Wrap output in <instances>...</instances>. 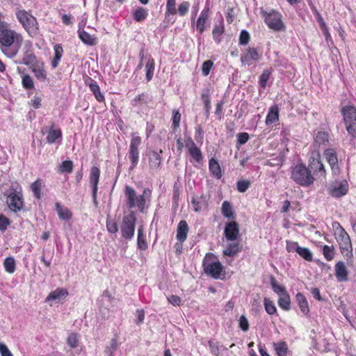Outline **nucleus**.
Returning a JSON list of instances; mask_svg holds the SVG:
<instances>
[{"label":"nucleus","mask_w":356,"mask_h":356,"mask_svg":"<svg viewBox=\"0 0 356 356\" xmlns=\"http://www.w3.org/2000/svg\"><path fill=\"white\" fill-rule=\"evenodd\" d=\"M68 295V292L65 289L58 288L51 291L46 298V302H58L64 300Z\"/></svg>","instance_id":"aec40b11"},{"label":"nucleus","mask_w":356,"mask_h":356,"mask_svg":"<svg viewBox=\"0 0 356 356\" xmlns=\"http://www.w3.org/2000/svg\"><path fill=\"white\" fill-rule=\"evenodd\" d=\"M136 216L135 213L131 211L129 214L124 216L120 227L123 238L131 240L135 232Z\"/></svg>","instance_id":"1a4fd4ad"},{"label":"nucleus","mask_w":356,"mask_h":356,"mask_svg":"<svg viewBox=\"0 0 356 356\" xmlns=\"http://www.w3.org/2000/svg\"><path fill=\"white\" fill-rule=\"evenodd\" d=\"M56 210L61 220H67L72 217L71 211L67 207L61 206L58 202L56 204Z\"/></svg>","instance_id":"f704fd0d"},{"label":"nucleus","mask_w":356,"mask_h":356,"mask_svg":"<svg viewBox=\"0 0 356 356\" xmlns=\"http://www.w3.org/2000/svg\"><path fill=\"white\" fill-rule=\"evenodd\" d=\"M225 31V27L222 20L220 21L218 24H216L212 31L213 40L219 43L221 41V35Z\"/></svg>","instance_id":"c85d7f7f"},{"label":"nucleus","mask_w":356,"mask_h":356,"mask_svg":"<svg viewBox=\"0 0 356 356\" xmlns=\"http://www.w3.org/2000/svg\"><path fill=\"white\" fill-rule=\"evenodd\" d=\"M181 120V114L178 111H173L172 116V127L174 129H177L179 127V122Z\"/></svg>","instance_id":"69168bd1"},{"label":"nucleus","mask_w":356,"mask_h":356,"mask_svg":"<svg viewBox=\"0 0 356 356\" xmlns=\"http://www.w3.org/2000/svg\"><path fill=\"white\" fill-rule=\"evenodd\" d=\"M309 167L316 179L323 180L325 179L326 171L325 166L321 160L318 152H313L309 159Z\"/></svg>","instance_id":"6e6552de"},{"label":"nucleus","mask_w":356,"mask_h":356,"mask_svg":"<svg viewBox=\"0 0 356 356\" xmlns=\"http://www.w3.org/2000/svg\"><path fill=\"white\" fill-rule=\"evenodd\" d=\"M238 326L243 332L248 330L249 322L245 316L242 315L240 316L238 319Z\"/></svg>","instance_id":"bf43d9fd"},{"label":"nucleus","mask_w":356,"mask_h":356,"mask_svg":"<svg viewBox=\"0 0 356 356\" xmlns=\"http://www.w3.org/2000/svg\"><path fill=\"white\" fill-rule=\"evenodd\" d=\"M250 41V34L248 31L243 30L239 36V44L241 45H246Z\"/></svg>","instance_id":"052dcab7"},{"label":"nucleus","mask_w":356,"mask_h":356,"mask_svg":"<svg viewBox=\"0 0 356 356\" xmlns=\"http://www.w3.org/2000/svg\"><path fill=\"white\" fill-rule=\"evenodd\" d=\"M188 226L185 220H181L177 226V238L181 242L184 241L188 235Z\"/></svg>","instance_id":"a878e982"},{"label":"nucleus","mask_w":356,"mask_h":356,"mask_svg":"<svg viewBox=\"0 0 356 356\" xmlns=\"http://www.w3.org/2000/svg\"><path fill=\"white\" fill-rule=\"evenodd\" d=\"M270 284L274 292L276 293L279 296L287 293L285 287L278 284L275 278L271 279Z\"/></svg>","instance_id":"09e8293b"},{"label":"nucleus","mask_w":356,"mask_h":356,"mask_svg":"<svg viewBox=\"0 0 356 356\" xmlns=\"http://www.w3.org/2000/svg\"><path fill=\"white\" fill-rule=\"evenodd\" d=\"M118 346V344L117 341L115 339H113L111 341L110 345L108 347H106V348L105 350L106 355L108 356H113V354L117 349Z\"/></svg>","instance_id":"13d9d810"},{"label":"nucleus","mask_w":356,"mask_h":356,"mask_svg":"<svg viewBox=\"0 0 356 356\" xmlns=\"http://www.w3.org/2000/svg\"><path fill=\"white\" fill-rule=\"evenodd\" d=\"M261 13L266 24L270 29L276 32L285 31L286 26L280 13L275 10H270L269 11L261 10Z\"/></svg>","instance_id":"423d86ee"},{"label":"nucleus","mask_w":356,"mask_h":356,"mask_svg":"<svg viewBox=\"0 0 356 356\" xmlns=\"http://www.w3.org/2000/svg\"><path fill=\"white\" fill-rule=\"evenodd\" d=\"M15 15L30 36L33 37L38 34V24L35 17L31 13L24 9H18L15 12Z\"/></svg>","instance_id":"20e7f679"},{"label":"nucleus","mask_w":356,"mask_h":356,"mask_svg":"<svg viewBox=\"0 0 356 356\" xmlns=\"http://www.w3.org/2000/svg\"><path fill=\"white\" fill-rule=\"evenodd\" d=\"M242 250V245L238 243L235 241H232V243H229L227 247L223 250V254L228 257H234L238 252Z\"/></svg>","instance_id":"b1692460"},{"label":"nucleus","mask_w":356,"mask_h":356,"mask_svg":"<svg viewBox=\"0 0 356 356\" xmlns=\"http://www.w3.org/2000/svg\"><path fill=\"white\" fill-rule=\"evenodd\" d=\"M296 301L298 302L302 313L305 315H307L309 309L307 301L303 294L298 293L296 295Z\"/></svg>","instance_id":"c9c22d12"},{"label":"nucleus","mask_w":356,"mask_h":356,"mask_svg":"<svg viewBox=\"0 0 356 356\" xmlns=\"http://www.w3.org/2000/svg\"><path fill=\"white\" fill-rule=\"evenodd\" d=\"M264 302L265 309L268 314L273 315L277 312L275 304L269 298H265Z\"/></svg>","instance_id":"864d4df0"},{"label":"nucleus","mask_w":356,"mask_h":356,"mask_svg":"<svg viewBox=\"0 0 356 356\" xmlns=\"http://www.w3.org/2000/svg\"><path fill=\"white\" fill-rule=\"evenodd\" d=\"M213 63L211 60H208L203 63L202 67V71L204 76H207L209 74L211 69L213 66Z\"/></svg>","instance_id":"e2e57ef3"},{"label":"nucleus","mask_w":356,"mask_h":356,"mask_svg":"<svg viewBox=\"0 0 356 356\" xmlns=\"http://www.w3.org/2000/svg\"><path fill=\"white\" fill-rule=\"evenodd\" d=\"M297 253L307 261H311L313 259L312 252L307 248L300 247V248L298 249Z\"/></svg>","instance_id":"de8ad7c7"},{"label":"nucleus","mask_w":356,"mask_h":356,"mask_svg":"<svg viewBox=\"0 0 356 356\" xmlns=\"http://www.w3.org/2000/svg\"><path fill=\"white\" fill-rule=\"evenodd\" d=\"M79 37L81 40L86 44L92 46L97 43V38L95 35H92L83 30L79 29Z\"/></svg>","instance_id":"bb28decb"},{"label":"nucleus","mask_w":356,"mask_h":356,"mask_svg":"<svg viewBox=\"0 0 356 356\" xmlns=\"http://www.w3.org/2000/svg\"><path fill=\"white\" fill-rule=\"evenodd\" d=\"M300 246H299L298 243L297 242L287 241H286V250L289 252H298V249L300 248Z\"/></svg>","instance_id":"338daca9"},{"label":"nucleus","mask_w":356,"mask_h":356,"mask_svg":"<svg viewBox=\"0 0 356 356\" xmlns=\"http://www.w3.org/2000/svg\"><path fill=\"white\" fill-rule=\"evenodd\" d=\"M195 25L196 29L200 33H202L210 26L209 8H205L201 11Z\"/></svg>","instance_id":"f8f14e48"},{"label":"nucleus","mask_w":356,"mask_h":356,"mask_svg":"<svg viewBox=\"0 0 356 356\" xmlns=\"http://www.w3.org/2000/svg\"><path fill=\"white\" fill-rule=\"evenodd\" d=\"M24 41L23 35L11 28L6 22L0 23V50L8 58H13L19 53Z\"/></svg>","instance_id":"f257e3e1"},{"label":"nucleus","mask_w":356,"mask_h":356,"mask_svg":"<svg viewBox=\"0 0 356 356\" xmlns=\"http://www.w3.org/2000/svg\"><path fill=\"white\" fill-rule=\"evenodd\" d=\"M324 156L331 168L332 173L337 175L339 172V168L336 152L333 149H327L324 152Z\"/></svg>","instance_id":"f3484780"},{"label":"nucleus","mask_w":356,"mask_h":356,"mask_svg":"<svg viewBox=\"0 0 356 356\" xmlns=\"http://www.w3.org/2000/svg\"><path fill=\"white\" fill-rule=\"evenodd\" d=\"M29 67L39 81H44L47 79V73L44 69L43 62L40 60Z\"/></svg>","instance_id":"4be33fe9"},{"label":"nucleus","mask_w":356,"mask_h":356,"mask_svg":"<svg viewBox=\"0 0 356 356\" xmlns=\"http://www.w3.org/2000/svg\"><path fill=\"white\" fill-rule=\"evenodd\" d=\"M137 245L138 248L142 250H145L147 248L146 236L144 232L143 227L142 225L140 226L138 229Z\"/></svg>","instance_id":"2f4dec72"},{"label":"nucleus","mask_w":356,"mask_h":356,"mask_svg":"<svg viewBox=\"0 0 356 356\" xmlns=\"http://www.w3.org/2000/svg\"><path fill=\"white\" fill-rule=\"evenodd\" d=\"M341 111L347 131L353 138H356V108L348 105L343 106Z\"/></svg>","instance_id":"0eeeda50"},{"label":"nucleus","mask_w":356,"mask_h":356,"mask_svg":"<svg viewBox=\"0 0 356 356\" xmlns=\"http://www.w3.org/2000/svg\"><path fill=\"white\" fill-rule=\"evenodd\" d=\"M100 177V170L96 166L91 168L90 171V184L92 187V197L95 202H97V193L98 190V183Z\"/></svg>","instance_id":"2eb2a0df"},{"label":"nucleus","mask_w":356,"mask_h":356,"mask_svg":"<svg viewBox=\"0 0 356 356\" xmlns=\"http://www.w3.org/2000/svg\"><path fill=\"white\" fill-rule=\"evenodd\" d=\"M42 186V182L41 180L38 179L34 181L31 186V190L34 193V195L36 198L40 199L41 196V188Z\"/></svg>","instance_id":"3c124183"},{"label":"nucleus","mask_w":356,"mask_h":356,"mask_svg":"<svg viewBox=\"0 0 356 356\" xmlns=\"http://www.w3.org/2000/svg\"><path fill=\"white\" fill-rule=\"evenodd\" d=\"M335 238L339 243L341 253L346 259H351L353 257V248L350 238L347 232L344 230L335 235Z\"/></svg>","instance_id":"9d476101"},{"label":"nucleus","mask_w":356,"mask_h":356,"mask_svg":"<svg viewBox=\"0 0 356 356\" xmlns=\"http://www.w3.org/2000/svg\"><path fill=\"white\" fill-rule=\"evenodd\" d=\"M335 276L339 282L348 280V271L343 261H338L335 264Z\"/></svg>","instance_id":"5701e85b"},{"label":"nucleus","mask_w":356,"mask_h":356,"mask_svg":"<svg viewBox=\"0 0 356 356\" xmlns=\"http://www.w3.org/2000/svg\"><path fill=\"white\" fill-rule=\"evenodd\" d=\"M22 83L24 88L32 89L34 87L33 80L29 74H24L22 78Z\"/></svg>","instance_id":"5fc2aeb1"},{"label":"nucleus","mask_w":356,"mask_h":356,"mask_svg":"<svg viewBox=\"0 0 356 356\" xmlns=\"http://www.w3.org/2000/svg\"><path fill=\"white\" fill-rule=\"evenodd\" d=\"M186 147L188 149V152L192 158L197 163H200L202 160V155L200 149L197 147L195 143L188 140L186 144Z\"/></svg>","instance_id":"412c9836"},{"label":"nucleus","mask_w":356,"mask_h":356,"mask_svg":"<svg viewBox=\"0 0 356 356\" xmlns=\"http://www.w3.org/2000/svg\"><path fill=\"white\" fill-rule=\"evenodd\" d=\"M54 58L51 61V66L53 68H56L58 66L63 56V50L62 46L60 44H56L54 47Z\"/></svg>","instance_id":"4c0bfd02"},{"label":"nucleus","mask_w":356,"mask_h":356,"mask_svg":"<svg viewBox=\"0 0 356 356\" xmlns=\"http://www.w3.org/2000/svg\"><path fill=\"white\" fill-rule=\"evenodd\" d=\"M224 234L227 241H235L239 236L238 224L232 220L225 225Z\"/></svg>","instance_id":"ddd939ff"},{"label":"nucleus","mask_w":356,"mask_h":356,"mask_svg":"<svg viewBox=\"0 0 356 356\" xmlns=\"http://www.w3.org/2000/svg\"><path fill=\"white\" fill-rule=\"evenodd\" d=\"M87 85L89 86L97 101L102 102L104 100V96L102 93L100 88L95 81L90 79Z\"/></svg>","instance_id":"393cba45"},{"label":"nucleus","mask_w":356,"mask_h":356,"mask_svg":"<svg viewBox=\"0 0 356 356\" xmlns=\"http://www.w3.org/2000/svg\"><path fill=\"white\" fill-rule=\"evenodd\" d=\"M279 120V108L277 106L275 105L269 108L268 113L266 119V124L270 125Z\"/></svg>","instance_id":"cd10ccee"},{"label":"nucleus","mask_w":356,"mask_h":356,"mask_svg":"<svg viewBox=\"0 0 356 356\" xmlns=\"http://www.w3.org/2000/svg\"><path fill=\"white\" fill-rule=\"evenodd\" d=\"M291 179L302 186H309L314 181V177L312 175L311 171L303 164H298L293 168Z\"/></svg>","instance_id":"39448f33"},{"label":"nucleus","mask_w":356,"mask_h":356,"mask_svg":"<svg viewBox=\"0 0 356 356\" xmlns=\"http://www.w3.org/2000/svg\"><path fill=\"white\" fill-rule=\"evenodd\" d=\"M124 195L127 198V205L129 209L137 207L140 212H143L146 208L147 202L150 201L152 191L149 188H145L142 195H137L133 188L127 186Z\"/></svg>","instance_id":"f03ea898"},{"label":"nucleus","mask_w":356,"mask_h":356,"mask_svg":"<svg viewBox=\"0 0 356 356\" xmlns=\"http://www.w3.org/2000/svg\"><path fill=\"white\" fill-rule=\"evenodd\" d=\"M348 191V184L346 180H343L339 183H336L330 191L332 196L340 197L345 195Z\"/></svg>","instance_id":"6ab92c4d"},{"label":"nucleus","mask_w":356,"mask_h":356,"mask_svg":"<svg viewBox=\"0 0 356 356\" xmlns=\"http://www.w3.org/2000/svg\"><path fill=\"white\" fill-rule=\"evenodd\" d=\"M62 133L58 129H54L51 127L48 131L47 140L49 143H56L58 139L61 138Z\"/></svg>","instance_id":"e433bc0d"},{"label":"nucleus","mask_w":356,"mask_h":356,"mask_svg":"<svg viewBox=\"0 0 356 356\" xmlns=\"http://www.w3.org/2000/svg\"><path fill=\"white\" fill-rule=\"evenodd\" d=\"M259 58V54L255 48H249L241 55V61L244 65H251Z\"/></svg>","instance_id":"a211bd4d"},{"label":"nucleus","mask_w":356,"mask_h":356,"mask_svg":"<svg viewBox=\"0 0 356 356\" xmlns=\"http://www.w3.org/2000/svg\"><path fill=\"white\" fill-rule=\"evenodd\" d=\"M221 211L225 218L229 220H234L235 218V214L232 206L228 201H224L222 202Z\"/></svg>","instance_id":"7c9ffc66"},{"label":"nucleus","mask_w":356,"mask_h":356,"mask_svg":"<svg viewBox=\"0 0 356 356\" xmlns=\"http://www.w3.org/2000/svg\"><path fill=\"white\" fill-rule=\"evenodd\" d=\"M315 143L319 145L328 140V134L325 132L319 131L315 136Z\"/></svg>","instance_id":"4d7b16f0"},{"label":"nucleus","mask_w":356,"mask_h":356,"mask_svg":"<svg viewBox=\"0 0 356 356\" xmlns=\"http://www.w3.org/2000/svg\"><path fill=\"white\" fill-rule=\"evenodd\" d=\"M323 254L327 261H332L334 257V248L325 245L323 247Z\"/></svg>","instance_id":"603ef678"},{"label":"nucleus","mask_w":356,"mask_h":356,"mask_svg":"<svg viewBox=\"0 0 356 356\" xmlns=\"http://www.w3.org/2000/svg\"><path fill=\"white\" fill-rule=\"evenodd\" d=\"M73 163L72 161H65L58 166L59 173H70L72 172Z\"/></svg>","instance_id":"c03bdc74"},{"label":"nucleus","mask_w":356,"mask_h":356,"mask_svg":"<svg viewBox=\"0 0 356 356\" xmlns=\"http://www.w3.org/2000/svg\"><path fill=\"white\" fill-rule=\"evenodd\" d=\"M275 350L279 356H285L287 352V346L285 342L280 341L274 343Z\"/></svg>","instance_id":"8fccbe9b"},{"label":"nucleus","mask_w":356,"mask_h":356,"mask_svg":"<svg viewBox=\"0 0 356 356\" xmlns=\"http://www.w3.org/2000/svg\"><path fill=\"white\" fill-rule=\"evenodd\" d=\"M6 203L11 211H19L24 205L21 188L19 190L12 189L7 196Z\"/></svg>","instance_id":"9b49d317"},{"label":"nucleus","mask_w":356,"mask_h":356,"mask_svg":"<svg viewBox=\"0 0 356 356\" xmlns=\"http://www.w3.org/2000/svg\"><path fill=\"white\" fill-rule=\"evenodd\" d=\"M5 270L8 273H13L16 268L15 260L13 257H7L3 261Z\"/></svg>","instance_id":"79ce46f5"},{"label":"nucleus","mask_w":356,"mask_h":356,"mask_svg":"<svg viewBox=\"0 0 356 356\" xmlns=\"http://www.w3.org/2000/svg\"><path fill=\"white\" fill-rule=\"evenodd\" d=\"M146 64H145V70H146V79L147 81L152 80L154 76V72L155 68V63L154 60L150 56H148L146 57Z\"/></svg>","instance_id":"c756f323"},{"label":"nucleus","mask_w":356,"mask_h":356,"mask_svg":"<svg viewBox=\"0 0 356 356\" xmlns=\"http://www.w3.org/2000/svg\"><path fill=\"white\" fill-rule=\"evenodd\" d=\"M177 0H166L165 17L177 15Z\"/></svg>","instance_id":"37998d69"},{"label":"nucleus","mask_w":356,"mask_h":356,"mask_svg":"<svg viewBox=\"0 0 356 356\" xmlns=\"http://www.w3.org/2000/svg\"><path fill=\"white\" fill-rule=\"evenodd\" d=\"M270 76V72L268 70H265L259 77V84L261 88H264L266 86L267 81H268Z\"/></svg>","instance_id":"6e6d98bb"},{"label":"nucleus","mask_w":356,"mask_h":356,"mask_svg":"<svg viewBox=\"0 0 356 356\" xmlns=\"http://www.w3.org/2000/svg\"><path fill=\"white\" fill-rule=\"evenodd\" d=\"M26 49L23 53L22 60L17 63L31 67L39 60L37 59L33 51L32 44L30 41L26 42Z\"/></svg>","instance_id":"4468645a"},{"label":"nucleus","mask_w":356,"mask_h":356,"mask_svg":"<svg viewBox=\"0 0 356 356\" xmlns=\"http://www.w3.org/2000/svg\"><path fill=\"white\" fill-rule=\"evenodd\" d=\"M209 170L211 174L216 178L219 179L221 177V169L218 162L213 158L209 160Z\"/></svg>","instance_id":"72a5a7b5"},{"label":"nucleus","mask_w":356,"mask_h":356,"mask_svg":"<svg viewBox=\"0 0 356 356\" xmlns=\"http://www.w3.org/2000/svg\"><path fill=\"white\" fill-rule=\"evenodd\" d=\"M191 4L188 1H184L180 3L177 8V14L181 17L185 16L189 11Z\"/></svg>","instance_id":"49530a36"},{"label":"nucleus","mask_w":356,"mask_h":356,"mask_svg":"<svg viewBox=\"0 0 356 356\" xmlns=\"http://www.w3.org/2000/svg\"><path fill=\"white\" fill-rule=\"evenodd\" d=\"M128 156L131 161L130 168L133 170L136 167L139 161V150L129 149Z\"/></svg>","instance_id":"a19ab883"},{"label":"nucleus","mask_w":356,"mask_h":356,"mask_svg":"<svg viewBox=\"0 0 356 356\" xmlns=\"http://www.w3.org/2000/svg\"><path fill=\"white\" fill-rule=\"evenodd\" d=\"M148 16V10L144 8H137L133 13V17L136 22H142Z\"/></svg>","instance_id":"58836bf2"},{"label":"nucleus","mask_w":356,"mask_h":356,"mask_svg":"<svg viewBox=\"0 0 356 356\" xmlns=\"http://www.w3.org/2000/svg\"><path fill=\"white\" fill-rule=\"evenodd\" d=\"M163 153V151L160 149L159 152L157 150H150L147 156L148 157L149 161V167L151 172H154L156 171L161 163V154Z\"/></svg>","instance_id":"dca6fc26"},{"label":"nucleus","mask_w":356,"mask_h":356,"mask_svg":"<svg viewBox=\"0 0 356 356\" xmlns=\"http://www.w3.org/2000/svg\"><path fill=\"white\" fill-rule=\"evenodd\" d=\"M191 204L195 212H200L202 207L206 206V200L203 196H193Z\"/></svg>","instance_id":"473e14b6"},{"label":"nucleus","mask_w":356,"mask_h":356,"mask_svg":"<svg viewBox=\"0 0 356 356\" xmlns=\"http://www.w3.org/2000/svg\"><path fill=\"white\" fill-rule=\"evenodd\" d=\"M106 228H107V230L111 234H115L118 231V225L113 220H109V219L107 220Z\"/></svg>","instance_id":"680f3d73"},{"label":"nucleus","mask_w":356,"mask_h":356,"mask_svg":"<svg viewBox=\"0 0 356 356\" xmlns=\"http://www.w3.org/2000/svg\"><path fill=\"white\" fill-rule=\"evenodd\" d=\"M145 318V312L143 309H138L135 314V323L140 325L143 323Z\"/></svg>","instance_id":"774afa93"},{"label":"nucleus","mask_w":356,"mask_h":356,"mask_svg":"<svg viewBox=\"0 0 356 356\" xmlns=\"http://www.w3.org/2000/svg\"><path fill=\"white\" fill-rule=\"evenodd\" d=\"M67 344L71 348H75L77 346L78 344V337L77 335L74 333H71L69 334L67 339Z\"/></svg>","instance_id":"0e129e2a"},{"label":"nucleus","mask_w":356,"mask_h":356,"mask_svg":"<svg viewBox=\"0 0 356 356\" xmlns=\"http://www.w3.org/2000/svg\"><path fill=\"white\" fill-rule=\"evenodd\" d=\"M278 305L280 307L285 311H288L291 308V300L288 293L279 296Z\"/></svg>","instance_id":"ea45409f"},{"label":"nucleus","mask_w":356,"mask_h":356,"mask_svg":"<svg viewBox=\"0 0 356 356\" xmlns=\"http://www.w3.org/2000/svg\"><path fill=\"white\" fill-rule=\"evenodd\" d=\"M142 138L138 135L137 133L131 134V138L129 145V149L139 150V147L141 145Z\"/></svg>","instance_id":"a18cd8bd"},{"label":"nucleus","mask_w":356,"mask_h":356,"mask_svg":"<svg viewBox=\"0 0 356 356\" xmlns=\"http://www.w3.org/2000/svg\"><path fill=\"white\" fill-rule=\"evenodd\" d=\"M203 268L207 275L215 279H222L225 277V272L221 263L213 254H207L203 260Z\"/></svg>","instance_id":"7ed1b4c3"}]
</instances>
